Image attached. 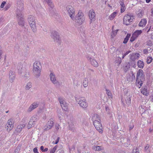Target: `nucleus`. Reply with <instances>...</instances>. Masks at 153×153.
Wrapping results in <instances>:
<instances>
[{
  "label": "nucleus",
  "instance_id": "nucleus-4",
  "mask_svg": "<svg viewBox=\"0 0 153 153\" xmlns=\"http://www.w3.org/2000/svg\"><path fill=\"white\" fill-rule=\"evenodd\" d=\"M73 20H75L78 25H81L84 22L85 18L83 17V13L81 12H79Z\"/></svg>",
  "mask_w": 153,
  "mask_h": 153
},
{
  "label": "nucleus",
  "instance_id": "nucleus-45",
  "mask_svg": "<svg viewBox=\"0 0 153 153\" xmlns=\"http://www.w3.org/2000/svg\"><path fill=\"white\" fill-rule=\"evenodd\" d=\"M41 11H42L43 12H42V13H40L39 16L41 17H43L45 15L44 12H45V11L43 9H42Z\"/></svg>",
  "mask_w": 153,
  "mask_h": 153
},
{
  "label": "nucleus",
  "instance_id": "nucleus-26",
  "mask_svg": "<svg viewBox=\"0 0 153 153\" xmlns=\"http://www.w3.org/2000/svg\"><path fill=\"white\" fill-rule=\"evenodd\" d=\"M142 33L141 30H136L133 34L137 38Z\"/></svg>",
  "mask_w": 153,
  "mask_h": 153
},
{
  "label": "nucleus",
  "instance_id": "nucleus-11",
  "mask_svg": "<svg viewBox=\"0 0 153 153\" xmlns=\"http://www.w3.org/2000/svg\"><path fill=\"white\" fill-rule=\"evenodd\" d=\"M50 79L52 82L56 86H59V82L56 79L55 75L53 73L51 72L50 75Z\"/></svg>",
  "mask_w": 153,
  "mask_h": 153
},
{
  "label": "nucleus",
  "instance_id": "nucleus-13",
  "mask_svg": "<svg viewBox=\"0 0 153 153\" xmlns=\"http://www.w3.org/2000/svg\"><path fill=\"white\" fill-rule=\"evenodd\" d=\"M93 124L96 129L100 133H102V127L100 121H95V122H93Z\"/></svg>",
  "mask_w": 153,
  "mask_h": 153
},
{
  "label": "nucleus",
  "instance_id": "nucleus-15",
  "mask_svg": "<svg viewBox=\"0 0 153 153\" xmlns=\"http://www.w3.org/2000/svg\"><path fill=\"white\" fill-rule=\"evenodd\" d=\"M16 75L14 71L13 70H10L9 73V79L11 83H13L15 81Z\"/></svg>",
  "mask_w": 153,
  "mask_h": 153
},
{
  "label": "nucleus",
  "instance_id": "nucleus-63",
  "mask_svg": "<svg viewBox=\"0 0 153 153\" xmlns=\"http://www.w3.org/2000/svg\"><path fill=\"white\" fill-rule=\"evenodd\" d=\"M4 9H5V10H6L8 9V7H5L4 8Z\"/></svg>",
  "mask_w": 153,
  "mask_h": 153
},
{
  "label": "nucleus",
  "instance_id": "nucleus-31",
  "mask_svg": "<svg viewBox=\"0 0 153 153\" xmlns=\"http://www.w3.org/2000/svg\"><path fill=\"white\" fill-rule=\"evenodd\" d=\"M125 101L126 104L128 105H130L131 104V99L130 97H127Z\"/></svg>",
  "mask_w": 153,
  "mask_h": 153
},
{
  "label": "nucleus",
  "instance_id": "nucleus-22",
  "mask_svg": "<svg viewBox=\"0 0 153 153\" xmlns=\"http://www.w3.org/2000/svg\"><path fill=\"white\" fill-rule=\"evenodd\" d=\"M130 64L129 63L126 62L124 64L123 66V69L124 71L125 72H127L130 68Z\"/></svg>",
  "mask_w": 153,
  "mask_h": 153
},
{
  "label": "nucleus",
  "instance_id": "nucleus-21",
  "mask_svg": "<svg viewBox=\"0 0 153 153\" xmlns=\"http://www.w3.org/2000/svg\"><path fill=\"white\" fill-rule=\"evenodd\" d=\"M140 55L138 53H132L131 55L130 58L132 61L137 59L140 56Z\"/></svg>",
  "mask_w": 153,
  "mask_h": 153
},
{
  "label": "nucleus",
  "instance_id": "nucleus-58",
  "mask_svg": "<svg viewBox=\"0 0 153 153\" xmlns=\"http://www.w3.org/2000/svg\"><path fill=\"white\" fill-rule=\"evenodd\" d=\"M151 15L153 16V8L151 9Z\"/></svg>",
  "mask_w": 153,
  "mask_h": 153
},
{
  "label": "nucleus",
  "instance_id": "nucleus-60",
  "mask_svg": "<svg viewBox=\"0 0 153 153\" xmlns=\"http://www.w3.org/2000/svg\"><path fill=\"white\" fill-rule=\"evenodd\" d=\"M48 150V149L47 148H46L44 149V150H43V152H47Z\"/></svg>",
  "mask_w": 153,
  "mask_h": 153
},
{
  "label": "nucleus",
  "instance_id": "nucleus-44",
  "mask_svg": "<svg viewBox=\"0 0 153 153\" xmlns=\"http://www.w3.org/2000/svg\"><path fill=\"white\" fill-rule=\"evenodd\" d=\"M137 38L133 34H132V36L130 38V41L131 42H133Z\"/></svg>",
  "mask_w": 153,
  "mask_h": 153
},
{
  "label": "nucleus",
  "instance_id": "nucleus-36",
  "mask_svg": "<svg viewBox=\"0 0 153 153\" xmlns=\"http://www.w3.org/2000/svg\"><path fill=\"white\" fill-rule=\"evenodd\" d=\"M118 30L117 29L114 31H112L111 35L112 38H113L116 35Z\"/></svg>",
  "mask_w": 153,
  "mask_h": 153
},
{
  "label": "nucleus",
  "instance_id": "nucleus-28",
  "mask_svg": "<svg viewBox=\"0 0 153 153\" xmlns=\"http://www.w3.org/2000/svg\"><path fill=\"white\" fill-rule=\"evenodd\" d=\"M138 67L140 68H143L144 66V62L141 60H139L137 62Z\"/></svg>",
  "mask_w": 153,
  "mask_h": 153
},
{
  "label": "nucleus",
  "instance_id": "nucleus-24",
  "mask_svg": "<svg viewBox=\"0 0 153 153\" xmlns=\"http://www.w3.org/2000/svg\"><path fill=\"white\" fill-rule=\"evenodd\" d=\"M147 22V21L146 19H142L140 22L139 25L140 27H144L145 26Z\"/></svg>",
  "mask_w": 153,
  "mask_h": 153
},
{
  "label": "nucleus",
  "instance_id": "nucleus-42",
  "mask_svg": "<svg viewBox=\"0 0 153 153\" xmlns=\"http://www.w3.org/2000/svg\"><path fill=\"white\" fill-rule=\"evenodd\" d=\"M139 150L137 148L134 149L132 150V153H139Z\"/></svg>",
  "mask_w": 153,
  "mask_h": 153
},
{
  "label": "nucleus",
  "instance_id": "nucleus-50",
  "mask_svg": "<svg viewBox=\"0 0 153 153\" xmlns=\"http://www.w3.org/2000/svg\"><path fill=\"white\" fill-rule=\"evenodd\" d=\"M55 128L56 129L58 130L59 128V125L58 124L56 123L55 125Z\"/></svg>",
  "mask_w": 153,
  "mask_h": 153
},
{
  "label": "nucleus",
  "instance_id": "nucleus-64",
  "mask_svg": "<svg viewBox=\"0 0 153 153\" xmlns=\"http://www.w3.org/2000/svg\"><path fill=\"white\" fill-rule=\"evenodd\" d=\"M132 77H133L134 78V79H135V76L134 75V74H132Z\"/></svg>",
  "mask_w": 153,
  "mask_h": 153
},
{
  "label": "nucleus",
  "instance_id": "nucleus-48",
  "mask_svg": "<svg viewBox=\"0 0 153 153\" xmlns=\"http://www.w3.org/2000/svg\"><path fill=\"white\" fill-rule=\"evenodd\" d=\"M131 52L130 51H127L126 53H125L123 55L122 57V58L123 59L130 52Z\"/></svg>",
  "mask_w": 153,
  "mask_h": 153
},
{
  "label": "nucleus",
  "instance_id": "nucleus-6",
  "mask_svg": "<svg viewBox=\"0 0 153 153\" xmlns=\"http://www.w3.org/2000/svg\"><path fill=\"white\" fill-rule=\"evenodd\" d=\"M143 71L141 69H140L137 73L136 82L137 85H140V86H142L143 83L142 82V79H141V76L143 75Z\"/></svg>",
  "mask_w": 153,
  "mask_h": 153
},
{
  "label": "nucleus",
  "instance_id": "nucleus-29",
  "mask_svg": "<svg viewBox=\"0 0 153 153\" xmlns=\"http://www.w3.org/2000/svg\"><path fill=\"white\" fill-rule=\"evenodd\" d=\"M117 12H114L113 13L109 16V19L110 20H113L116 16Z\"/></svg>",
  "mask_w": 153,
  "mask_h": 153
},
{
  "label": "nucleus",
  "instance_id": "nucleus-35",
  "mask_svg": "<svg viewBox=\"0 0 153 153\" xmlns=\"http://www.w3.org/2000/svg\"><path fill=\"white\" fill-rule=\"evenodd\" d=\"M88 82L87 80H86V79H85L83 82V86L85 88H86L88 86Z\"/></svg>",
  "mask_w": 153,
  "mask_h": 153
},
{
  "label": "nucleus",
  "instance_id": "nucleus-23",
  "mask_svg": "<svg viewBox=\"0 0 153 153\" xmlns=\"http://www.w3.org/2000/svg\"><path fill=\"white\" fill-rule=\"evenodd\" d=\"M92 119L93 122H95V121H100V117L97 114H95L92 117Z\"/></svg>",
  "mask_w": 153,
  "mask_h": 153
},
{
  "label": "nucleus",
  "instance_id": "nucleus-3",
  "mask_svg": "<svg viewBox=\"0 0 153 153\" xmlns=\"http://www.w3.org/2000/svg\"><path fill=\"white\" fill-rule=\"evenodd\" d=\"M75 99L76 102L82 108H85L88 107V104L85 97H76Z\"/></svg>",
  "mask_w": 153,
  "mask_h": 153
},
{
  "label": "nucleus",
  "instance_id": "nucleus-59",
  "mask_svg": "<svg viewBox=\"0 0 153 153\" xmlns=\"http://www.w3.org/2000/svg\"><path fill=\"white\" fill-rule=\"evenodd\" d=\"M44 147L43 146H41L40 147V149L43 152V150H44Z\"/></svg>",
  "mask_w": 153,
  "mask_h": 153
},
{
  "label": "nucleus",
  "instance_id": "nucleus-19",
  "mask_svg": "<svg viewBox=\"0 0 153 153\" xmlns=\"http://www.w3.org/2000/svg\"><path fill=\"white\" fill-rule=\"evenodd\" d=\"M38 104L37 103H33L28 108L27 111V112H30L36 108L38 106Z\"/></svg>",
  "mask_w": 153,
  "mask_h": 153
},
{
  "label": "nucleus",
  "instance_id": "nucleus-56",
  "mask_svg": "<svg viewBox=\"0 0 153 153\" xmlns=\"http://www.w3.org/2000/svg\"><path fill=\"white\" fill-rule=\"evenodd\" d=\"M149 147V146L148 144H147L146 146L145 147V150H147Z\"/></svg>",
  "mask_w": 153,
  "mask_h": 153
},
{
  "label": "nucleus",
  "instance_id": "nucleus-40",
  "mask_svg": "<svg viewBox=\"0 0 153 153\" xmlns=\"http://www.w3.org/2000/svg\"><path fill=\"white\" fill-rule=\"evenodd\" d=\"M146 45L149 46H151L153 45L152 42L150 40H148L146 42Z\"/></svg>",
  "mask_w": 153,
  "mask_h": 153
},
{
  "label": "nucleus",
  "instance_id": "nucleus-16",
  "mask_svg": "<svg viewBox=\"0 0 153 153\" xmlns=\"http://www.w3.org/2000/svg\"><path fill=\"white\" fill-rule=\"evenodd\" d=\"M89 16L90 19V24L94 21L95 20V13L94 11L92 10H91L89 12Z\"/></svg>",
  "mask_w": 153,
  "mask_h": 153
},
{
  "label": "nucleus",
  "instance_id": "nucleus-17",
  "mask_svg": "<svg viewBox=\"0 0 153 153\" xmlns=\"http://www.w3.org/2000/svg\"><path fill=\"white\" fill-rule=\"evenodd\" d=\"M51 36L55 42H58L59 41V35L58 33L56 31H54L52 32Z\"/></svg>",
  "mask_w": 153,
  "mask_h": 153
},
{
  "label": "nucleus",
  "instance_id": "nucleus-25",
  "mask_svg": "<svg viewBox=\"0 0 153 153\" xmlns=\"http://www.w3.org/2000/svg\"><path fill=\"white\" fill-rule=\"evenodd\" d=\"M25 126L24 125H20L18 126L16 129V131L18 132H20L22 129Z\"/></svg>",
  "mask_w": 153,
  "mask_h": 153
},
{
  "label": "nucleus",
  "instance_id": "nucleus-9",
  "mask_svg": "<svg viewBox=\"0 0 153 153\" xmlns=\"http://www.w3.org/2000/svg\"><path fill=\"white\" fill-rule=\"evenodd\" d=\"M66 9L70 16L72 20H74L75 19V12L74 8L71 6L69 5L67 7Z\"/></svg>",
  "mask_w": 153,
  "mask_h": 153
},
{
  "label": "nucleus",
  "instance_id": "nucleus-18",
  "mask_svg": "<svg viewBox=\"0 0 153 153\" xmlns=\"http://www.w3.org/2000/svg\"><path fill=\"white\" fill-rule=\"evenodd\" d=\"M88 59L90 61L91 64L95 67H97L98 66V64L96 61L92 58L91 57H88Z\"/></svg>",
  "mask_w": 153,
  "mask_h": 153
},
{
  "label": "nucleus",
  "instance_id": "nucleus-55",
  "mask_svg": "<svg viewBox=\"0 0 153 153\" xmlns=\"http://www.w3.org/2000/svg\"><path fill=\"white\" fill-rule=\"evenodd\" d=\"M97 147L96 151H100L102 150L101 146H97Z\"/></svg>",
  "mask_w": 153,
  "mask_h": 153
},
{
  "label": "nucleus",
  "instance_id": "nucleus-20",
  "mask_svg": "<svg viewBox=\"0 0 153 153\" xmlns=\"http://www.w3.org/2000/svg\"><path fill=\"white\" fill-rule=\"evenodd\" d=\"M17 68L18 70L19 73L20 74L23 73L25 70V69L23 67L22 64L20 63L18 64Z\"/></svg>",
  "mask_w": 153,
  "mask_h": 153
},
{
  "label": "nucleus",
  "instance_id": "nucleus-41",
  "mask_svg": "<svg viewBox=\"0 0 153 153\" xmlns=\"http://www.w3.org/2000/svg\"><path fill=\"white\" fill-rule=\"evenodd\" d=\"M105 90L106 91V94H107L108 96L109 97H111L112 96V94L110 91L109 90H108L107 89H105Z\"/></svg>",
  "mask_w": 153,
  "mask_h": 153
},
{
  "label": "nucleus",
  "instance_id": "nucleus-34",
  "mask_svg": "<svg viewBox=\"0 0 153 153\" xmlns=\"http://www.w3.org/2000/svg\"><path fill=\"white\" fill-rule=\"evenodd\" d=\"M120 4L121 6V13H123L125 11V5L122 2Z\"/></svg>",
  "mask_w": 153,
  "mask_h": 153
},
{
  "label": "nucleus",
  "instance_id": "nucleus-7",
  "mask_svg": "<svg viewBox=\"0 0 153 153\" xmlns=\"http://www.w3.org/2000/svg\"><path fill=\"white\" fill-rule=\"evenodd\" d=\"M134 19L133 16L130 13L125 15L123 18L124 23L126 25L130 24L133 21Z\"/></svg>",
  "mask_w": 153,
  "mask_h": 153
},
{
  "label": "nucleus",
  "instance_id": "nucleus-49",
  "mask_svg": "<svg viewBox=\"0 0 153 153\" xmlns=\"http://www.w3.org/2000/svg\"><path fill=\"white\" fill-rule=\"evenodd\" d=\"M6 3V2L5 1L3 2L2 3L0 6V7H1V8H3V7H4V5Z\"/></svg>",
  "mask_w": 153,
  "mask_h": 153
},
{
  "label": "nucleus",
  "instance_id": "nucleus-1",
  "mask_svg": "<svg viewBox=\"0 0 153 153\" xmlns=\"http://www.w3.org/2000/svg\"><path fill=\"white\" fill-rule=\"evenodd\" d=\"M41 62L39 61H36L33 65V72L34 75L37 78L41 75Z\"/></svg>",
  "mask_w": 153,
  "mask_h": 153
},
{
  "label": "nucleus",
  "instance_id": "nucleus-27",
  "mask_svg": "<svg viewBox=\"0 0 153 153\" xmlns=\"http://www.w3.org/2000/svg\"><path fill=\"white\" fill-rule=\"evenodd\" d=\"M141 93L144 95L147 96L148 93L147 91V89L145 88H142L141 90Z\"/></svg>",
  "mask_w": 153,
  "mask_h": 153
},
{
  "label": "nucleus",
  "instance_id": "nucleus-10",
  "mask_svg": "<svg viewBox=\"0 0 153 153\" xmlns=\"http://www.w3.org/2000/svg\"><path fill=\"white\" fill-rule=\"evenodd\" d=\"M58 100L62 109L65 111H67L68 106L65 99L59 97L58 98Z\"/></svg>",
  "mask_w": 153,
  "mask_h": 153
},
{
  "label": "nucleus",
  "instance_id": "nucleus-30",
  "mask_svg": "<svg viewBox=\"0 0 153 153\" xmlns=\"http://www.w3.org/2000/svg\"><path fill=\"white\" fill-rule=\"evenodd\" d=\"M32 87V83L30 82H29L27 83L25 87V89L27 90H29L30 88H31Z\"/></svg>",
  "mask_w": 153,
  "mask_h": 153
},
{
  "label": "nucleus",
  "instance_id": "nucleus-43",
  "mask_svg": "<svg viewBox=\"0 0 153 153\" xmlns=\"http://www.w3.org/2000/svg\"><path fill=\"white\" fill-rule=\"evenodd\" d=\"M117 63H118V65H119L121 62V58L120 57H118L117 58Z\"/></svg>",
  "mask_w": 153,
  "mask_h": 153
},
{
  "label": "nucleus",
  "instance_id": "nucleus-46",
  "mask_svg": "<svg viewBox=\"0 0 153 153\" xmlns=\"http://www.w3.org/2000/svg\"><path fill=\"white\" fill-rule=\"evenodd\" d=\"M134 126V125L133 123H132L129 126V130L130 131L131 129H132L133 128Z\"/></svg>",
  "mask_w": 153,
  "mask_h": 153
},
{
  "label": "nucleus",
  "instance_id": "nucleus-14",
  "mask_svg": "<svg viewBox=\"0 0 153 153\" xmlns=\"http://www.w3.org/2000/svg\"><path fill=\"white\" fill-rule=\"evenodd\" d=\"M38 120L36 117L33 116L30 119V121L27 125V127L28 129L33 127Z\"/></svg>",
  "mask_w": 153,
  "mask_h": 153
},
{
  "label": "nucleus",
  "instance_id": "nucleus-32",
  "mask_svg": "<svg viewBox=\"0 0 153 153\" xmlns=\"http://www.w3.org/2000/svg\"><path fill=\"white\" fill-rule=\"evenodd\" d=\"M6 124H9L10 126H10V128H11L12 127H13V119L12 118L10 119L7 121V123Z\"/></svg>",
  "mask_w": 153,
  "mask_h": 153
},
{
  "label": "nucleus",
  "instance_id": "nucleus-37",
  "mask_svg": "<svg viewBox=\"0 0 153 153\" xmlns=\"http://www.w3.org/2000/svg\"><path fill=\"white\" fill-rule=\"evenodd\" d=\"M9 126L10 125H9V124H6L5 126L7 130V131L9 132L13 128V127H12L11 128H10V126Z\"/></svg>",
  "mask_w": 153,
  "mask_h": 153
},
{
  "label": "nucleus",
  "instance_id": "nucleus-53",
  "mask_svg": "<svg viewBox=\"0 0 153 153\" xmlns=\"http://www.w3.org/2000/svg\"><path fill=\"white\" fill-rule=\"evenodd\" d=\"M69 130L74 131V127H71V126L70 125L69 126Z\"/></svg>",
  "mask_w": 153,
  "mask_h": 153
},
{
  "label": "nucleus",
  "instance_id": "nucleus-47",
  "mask_svg": "<svg viewBox=\"0 0 153 153\" xmlns=\"http://www.w3.org/2000/svg\"><path fill=\"white\" fill-rule=\"evenodd\" d=\"M59 138H60L59 137H58L57 139L55 140V142H54V141H53V144H57L58 143V142L59 141Z\"/></svg>",
  "mask_w": 153,
  "mask_h": 153
},
{
  "label": "nucleus",
  "instance_id": "nucleus-38",
  "mask_svg": "<svg viewBox=\"0 0 153 153\" xmlns=\"http://www.w3.org/2000/svg\"><path fill=\"white\" fill-rule=\"evenodd\" d=\"M153 59L151 57H148L147 59V62L148 64L150 63L152 61Z\"/></svg>",
  "mask_w": 153,
  "mask_h": 153
},
{
  "label": "nucleus",
  "instance_id": "nucleus-12",
  "mask_svg": "<svg viewBox=\"0 0 153 153\" xmlns=\"http://www.w3.org/2000/svg\"><path fill=\"white\" fill-rule=\"evenodd\" d=\"M16 17L18 18V23L19 25L22 27L25 26V22L23 18V14H21L19 15L17 14H16Z\"/></svg>",
  "mask_w": 153,
  "mask_h": 153
},
{
  "label": "nucleus",
  "instance_id": "nucleus-5",
  "mask_svg": "<svg viewBox=\"0 0 153 153\" xmlns=\"http://www.w3.org/2000/svg\"><path fill=\"white\" fill-rule=\"evenodd\" d=\"M17 9L16 10V14L19 15L22 14V11L23 10L24 5L23 0H17Z\"/></svg>",
  "mask_w": 153,
  "mask_h": 153
},
{
  "label": "nucleus",
  "instance_id": "nucleus-62",
  "mask_svg": "<svg viewBox=\"0 0 153 153\" xmlns=\"http://www.w3.org/2000/svg\"><path fill=\"white\" fill-rule=\"evenodd\" d=\"M151 1V0H146V1L147 3H149Z\"/></svg>",
  "mask_w": 153,
  "mask_h": 153
},
{
  "label": "nucleus",
  "instance_id": "nucleus-2",
  "mask_svg": "<svg viewBox=\"0 0 153 153\" xmlns=\"http://www.w3.org/2000/svg\"><path fill=\"white\" fill-rule=\"evenodd\" d=\"M27 20L32 31L34 33L36 32V27L34 17L32 15L29 16Z\"/></svg>",
  "mask_w": 153,
  "mask_h": 153
},
{
  "label": "nucleus",
  "instance_id": "nucleus-39",
  "mask_svg": "<svg viewBox=\"0 0 153 153\" xmlns=\"http://www.w3.org/2000/svg\"><path fill=\"white\" fill-rule=\"evenodd\" d=\"M57 148V146H55L53 148L51 149V151L50 152V153H54V152H55V151L56 150Z\"/></svg>",
  "mask_w": 153,
  "mask_h": 153
},
{
  "label": "nucleus",
  "instance_id": "nucleus-33",
  "mask_svg": "<svg viewBox=\"0 0 153 153\" xmlns=\"http://www.w3.org/2000/svg\"><path fill=\"white\" fill-rule=\"evenodd\" d=\"M131 35L130 34L128 33L126 37L124 39V40L123 41V43L124 44H126L127 42L129 39V38L130 37Z\"/></svg>",
  "mask_w": 153,
  "mask_h": 153
},
{
  "label": "nucleus",
  "instance_id": "nucleus-57",
  "mask_svg": "<svg viewBox=\"0 0 153 153\" xmlns=\"http://www.w3.org/2000/svg\"><path fill=\"white\" fill-rule=\"evenodd\" d=\"M97 146H93V149L94 150H97Z\"/></svg>",
  "mask_w": 153,
  "mask_h": 153
},
{
  "label": "nucleus",
  "instance_id": "nucleus-61",
  "mask_svg": "<svg viewBox=\"0 0 153 153\" xmlns=\"http://www.w3.org/2000/svg\"><path fill=\"white\" fill-rule=\"evenodd\" d=\"M151 38L152 39H153V33H152L151 35Z\"/></svg>",
  "mask_w": 153,
  "mask_h": 153
},
{
  "label": "nucleus",
  "instance_id": "nucleus-51",
  "mask_svg": "<svg viewBox=\"0 0 153 153\" xmlns=\"http://www.w3.org/2000/svg\"><path fill=\"white\" fill-rule=\"evenodd\" d=\"M58 115L59 119L61 120L62 116V115L61 113V112L58 113Z\"/></svg>",
  "mask_w": 153,
  "mask_h": 153
},
{
  "label": "nucleus",
  "instance_id": "nucleus-8",
  "mask_svg": "<svg viewBox=\"0 0 153 153\" xmlns=\"http://www.w3.org/2000/svg\"><path fill=\"white\" fill-rule=\"evenodd\" d=\"M54 124V120L52 118L49 119L47 122V124L44 127V129L45 131H47L51 129L53 126Z\"/></svg>",
  "mask_w": 153,
  "mask_h": 153
},
{
  "label": "nucleus",
  "instance_id": "nucleus-54",
  "mask_svg": "<svg viewBox=\"0 0 153 153\" xmlns=\"http://www.w3.org/2000/svg\"><path fill=\"white\" fill-rule=\"evenodd\" d=\"M143 52L144 54H146L148 53V51L147 49H144L143 51Z\"/></svg>",
  "mask_w": 153,
  "mask_h": 153
},
{
  "label": "nucleus",
  "instance_id": "nucleus-52",
  "mask_svg": "<svg viewBox=\"0 0 153 153\" xmlns=\"http://www.w3.org/2000/svg\"><path fill=\"white\" fill-rule=\"evenodd\" d=\"M33 152L34 153H39L38 151V149L36 147L34 148L33 149Z\"/></svg>",
  "mask_w": 153,
  "mask_h": 153
}]
</instances>
